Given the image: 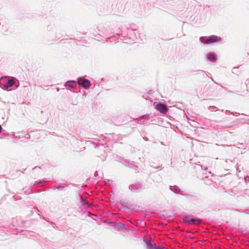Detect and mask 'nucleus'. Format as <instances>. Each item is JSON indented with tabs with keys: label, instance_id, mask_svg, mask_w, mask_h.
Wrapping results in <instances>:
<instances>
[{
	"label": "nucleus",
	"instance_id": "nucleus-3",
	"mask_svg": "<svg viewBox=\"0 0 249 249\" xmlns=\"http://www.w3.org/2000/svg\"><path fill=\"white\" fill-rule=\"evenodd\" d=\"M219 38L215 36H211L210 38L206 39L205 43L207 44H210L217 41Z\"/></svg>",
	"mask_w": 249,
	"mask_h": 249
},
{
	"label": "nucleus",
	"instance_id": "nucleus-4",
	"mask_svg": "<svg viewBox=\"0 0 249 249\" xmlns=\"http://www.w3.org/2000/svg\"><path fill=\"white\" fill-rule=\"evenodd\" d=\"M185 221L186 222L189 223L190 224H196L195 222L196 221L198 224H199L201 221L199 219H192V218H189L185 220Z\"/></svg>",
	"mask_w": 249,
	"mask_h": 249
},
{
	"label": "nucleus",
	"instance_id": "nucleus-6",
	"mask_svg": "<svg viewBox=\"0 0 249 249\" xmlns=\"http://www.w3.org/2000/svg\"><path fill=\"white\" fill-rule=\"evenodd\" d=\"M14 84V81L12 79L9 80L7 83V86L8 87H12Z\"/></svg>",
	"mask_w": 249,
	"mask_h": 249
},
{
	"label": "nucleus",
	"instance_id": "nucleus-1",
	"mask_svg": "<svg viewBox=\"0 0 249 249\" xmlns=\"http://www.w3.org/2000/svg\"><path fill=\"white\" fill-rule=\"evenodd\" d=\"M78 83L79 85H82L84 88H87L90 86L89 81L86 79L83 78H79L78 79Z\"/></svg>",
	"mask_w": 249,
	"mask_h": 249
},
{
	"label": "nucleus",
	"instance_id": "nucleus-5",
	"mask_svg": "<svg viewBox=\"0 0 249 249\" xmlns=\"http://www.w3.org/2000/svg\"><path fill=\"white\" fill-rule=\"evenodd\" d=\"M208 58L211 61H215L216 60V56L213 53H210L208 55Z\"/></svg>",
	"mask_w": 249,
	"mask_h": 249
},
{
	"label": "nucleus",
	"instance_id": "nucleus-2",
	"mask_svg": "<svg viewBox=\"0 0 249 249\" xmlns=\"http://www.w3.org/2000/svg\"><path fill=\"white\" fill-rule=\"evenodd\" d=\"M156 108L158 110L160 113H165L167 110L168 108L166 106L162 104H158L156 106Z\"/></svg>",
	"mask_w": 249,
	"mask_h": 249
}]
</instances>
